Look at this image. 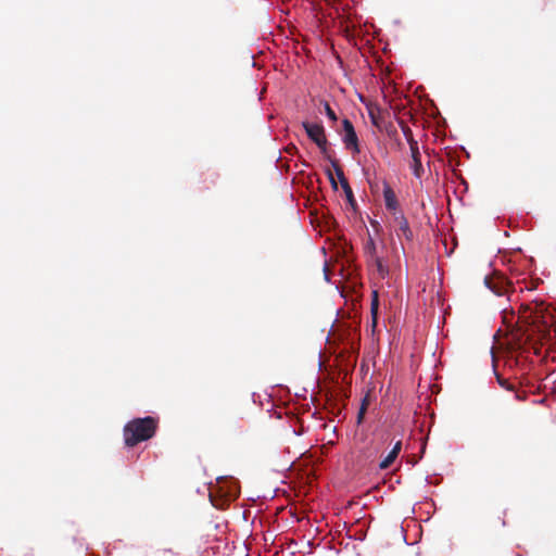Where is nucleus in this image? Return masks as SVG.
<instances>
[{"instance_id":"nucleus-27","label":"nucleus","mask_w":556,"mask_h":556,"mask_svg":"<svg viewBox=\"0 0 556 556\" xmlns=\"http://www.w3.org/2000/svg\"><path fill=\"white\" fill-rule=\"evenodd\" d=\"M295 149H296L295 146H292L291 148L288 149V151L293 152V150H295Z\"/></svg>"},{"instance_id":"nucleus-6","label":"nucleus","mask_w":556,"mask_h":556,"mask_svg":"<svg viewBox=\"0 0 556 556\" xmlns=\"http://www.w3.org/2000/svg\"><path fill=\"white\" fill-rule=\"evenodd\" d=\"M303 128L306 131L308 138L316 144L320 146L324 143V140L327 139L325 135V128L320 124H314L309 122H303Z\"/></svg>"},{"instance_id":"nucleus-11","label":"nucleus","mask_w":556,"mask_h":556,"mask_svg":"<svg viewBox=\"0 0 556 556\" xmlns=\"http://www.w3.org/2000/svg\"><path fill=\"white\" fill-rule=\"evenodd\" d=\"M401 450H402V442L397 441L394 444L393 448L389 452V454L380 462L379 468L380 469L389 468L393 464V462L396 459V457L399 456Z\"/></svg>"},{"instance_id":"nucleus-2","label":"nucleus","mask_w":556,"mask_h":556,"mask_svg":"<svg viewBox=\"0 0 556 556\" xmlns=\"http://www.w3.org/2000/svg\"><path fill=\"white\" fill-rule=\"evenodd\" d=\"M157 419L151 416L135 418L128 421L123 430L125 445L134 447L138 443L154 437L157 429Z\"/></svg>"},{"instance_id":"nucleus-26","label":"nucleus","mask_w":556,"mask_h":556,"mask_svg":"<svg viewBox=\"0 0 556 556\" xmlns=\"http://www.w3.org/2000/svg\"><path fill=\"white\" fill-rule=\"evenodd\" d=\"M295 149H296L295 146H292L291 148L288 149V151L293 152V150H295Z\"/></svg>"},{"instance_id":"nucleus-7","label":"nucleus","mask_w":556,"mask_h":556,"mask_svg":"<svg viewBox=\"0 0 556 556\" xmlns=\"http://www.w3.org/2000/svg\"><path fill=\"white\" fill-rule=\"evenodd\" d=\"M496 381L500 384L501 388H503L506 391L514 392L515 397L518 401H526L528 393L525 390H520L518 386L515 382H511L509 379L504 378L501 374L495 371Z\"/></svg>"},{"instance_id":"nucleus-23","label":"nucleus","mask_w":556,"mask_h":556,"mask_svg":"<svg viewBox=\"0 0 556 556\" xmlns=\"http://www.w3.org/2000/svg\"><path fill=\"white\" fill-rule=\"evenodd\" d=\"M327 174H328V177H329V180H330V182H331L332 187H333L334 189H337V182H336V180H334V178H333V176H332L331 172H330V170H328V172H327Z\"/></svg>"},{"instance_id":"nucleus-13","label":"nucleus","mask_w":556,"mask_h":556,"mask_svg":"<svg viewBox=\"0 0 556 556\" xmlns=\"http://www.w3.org/2000/svg\"><path fill=\"white\" fill-rule=\"evenodd\" d=\"M364 251H365V254L369 260L374 258L375 256H377V247H376V243L375 241L372 240V238H369L364 247Z\"/></svg>"},{"instance_id":"nucleus-17","label":"nucleus","mask_w":556,"mask_h":556,"mask_svg":"<svg viewBox=\"0 0 556 556\" xmlns=\"http://www.w3.org/2000/svg\"><path fill=\"white\" fill-rule=\"evenodd\" d=\"M317 147H318V149L320 150V153L324 155V157H325L326 160H328L330 163H331V161H337V160H336V159H333V157L331 156V154L329 153V149H328V140H327V139H325V140H324V143H320V146H317Z\"/></svg>"},{"instance_id":"nucleus-25","label":"nucleus","mask_w":556,"mask_h":556,"mask_svg":"<svg viewBox=\"0 0 556 556\" xmlns=\"http://www.w3.org/2000/svg\"><path fill=\"white\" fill-rule=\"evenodd\" d=\"M369 405V401H368V397H364L363 401H362V405L361 406H365V408H367Z\"/></svg>"},{"instance_id":"nucleus-14","label":"nucleus","mask_w":556,"mask_h":556,"mask_svg":"<svg viewBox=\"0 0 556 556\" xmlns=\"http://www.w3.org/2000/svg\"><path fill=\"white\" fill-rule=\"evenodd\" d=\"M378 308H379L378 292L374 291L372 292V299H371V305H370V312H371V315H372V324H374V326H376V323H377Z\"/></svg>"},{"instance_id":"nucleus-8","label":"nucleus","mask_w":556,"mask_h":556,"mask_svg":"<svg viewBox=\"0 0 556 556\" xmlns=\"http://www.w3.org/2000/svg\"><path fill=\"white\" fill-rule=\"evenodd\" d=\"M383 199L386 208L390 211L393 214V216L395 215V213H401V211L399 210V201L396 194L391 188V186L386 181L383 182Z\"/></svg>"},{"instance_id":"nucleus-5","label":"nucleus","mask_w":556,"mask_h":556,"mask_svg":"<svg viewBox=\"0 0 556 556\" xmlns=\"http://www.w3.org/2000/svg\"><path fill=\"white\" fill-rule=\"evenodd\" d=\"M484 282L486 287L498 296L505 295L510 288V283L503 276H486Z\"/></svg>"},{"instance_id":"nucleus-18","label":"nucleus","mask_w":556,"mask_h":556,"mask_svg":"<svg viewBox=\"0 0 556 556\" xmlns=\"http://www.w3.org/2000/svg\"><path fill=\"white\" fill-rule=\"evenodd\" d=\"M331 166L332 168L334 169V173L339 179V181L343 178H345L344 176V172L342 169V167L340 166L339 162L338 161H331Z\"/></svg>"},{"instance_id":"nucleus-10","label":"nucleus","mask_w":556,"mask_h":556,"mask_svg":"<svg viewBox=\"0 0 556 556\" xmlns=\"http://www.w3.org/2000/svg\"><path fill=\"white\" fill-rule=\"evenodd\" d=\"M393 218H394V223L397 226V229H396L397 236L399 237L404 236L407 240H412L413 231L410 230L409 224H408L406 217L404 216V214L402 212L395 213Z\"/></svg>"},{"instance_id":"nucleus-9","label":"nucleus","mask_w":556,"mask_h":556,"mask_svg":"<svg viewBox=\"0 0 556 556\" xmlns=\"http://www.w3.org/2000/svg\"><path fill=\"white\" fill-rule=\"evenodd\" d=\"M409 151L412 157L410 167L413 169V174L416 178H421L425 170L421 164V154L419 152L418 142L410 144Z\"/></svg>"},{"instance_id":"nucleus-12","label":"nucleus","mask_w":556,"mask_h":556,"mask_svg":"<svg viewBox=\"0 0 556 556\" xmlns=\"http://www.w3.org/2000/svg\"><path fill=\"white\" fill-rule=\"evenodd\" d=\"M368 262L376 266L380 277L384 278L389 274V267L384 264L382 257H380L379 255L375 256Z\"/></svg>"},{"instance_id":"nucleus-24","label":"nucleus","mask_w":556,"mask_h":556,"mask_svg":"<svg viewBox=\"0 0 556 556\" xmlns=\"http://www.w3.org/2000/svg\"><path fill=\"white\" fill-rule=\"evenodd\" d=\"M348 200L353 203L354 202V198H353V191H352V188L350 187V192H344Z\"/></svg>"},{"instance_id":"nucleus-16","label":"nucleus","mask_w":556,"mask_h":556,"mask_svg":"<svg viewBox=\"0 0 556 556\" xmlns=\"http://www.w3.org/2000/svg\"><path fill=\"white\" fill-rule=\"evenodd\" d=\"M153 556H184V555H181L180 553L174 551L173 548L163 547V548H157L153 553Z\"/></svg>"},{"instance_id":"nucleus-4","label":"nucleus","mask_w":556,"mask_h":556,"mask_svg":"<svg viewBox=\"0 0 556 556\" xmlns=\"http://www.w3.org/2000/svg\"><path fill=\"white\" fill-rule=\"evenodd\" d=\"M343 127V143L346 149H351L355 153H359L358 138L352 122L348 118L342 121Z\"/></svg>"},{"instance_id":"nucleus-22","label":"nucleus","mask_w":556,"mask_h":556,"mask_svg":"<svg viewBox=\"0 0 556 556\" xmlns=\"http://www.w3.org/2000/svg\"><path fill=\"white\" fill-rule=\"evenodd\" d=\"M340 185H341V187H342L344 192H350V187L351 186H350V184H349L346 178L341 179L340 180Z\"/></svg>"},{"instance_id":"nucleus-3","label":"nucleus","mask_w":556,"mask_h":556,"mask_svg":"<svg viewBox=\"0 0 556 556\" xmlns=\"http://www.w3.org/2000/svg\"><path fill=\"white\" fill-rule=\"evenodd\" d=\"M222 483H226V481H218L217 485L212 488L210 491V500L217 508H223L227 502L233 501L237 497V490L235 485L225 489Z\"/></svg>"},{"instance_id":"nucleus-15","label":"nucleus","mask_w":556,"mask_h":556,"mask_svg":"<svg viewBox=\"0 0 556 556\" xmlns=\"http://www.w3.org/2000/svg\"><path fill=\"white\" fill-rule=\"evenodd\" d=\"M399 124L408 146L416 143L417 140H415L412 129L403 121H400Z\"/></svg>"},{"instance_id":"nucleus-19","label":"nucleus","mask_w":556,"mask_h":556,"mask_svg":"<svg viewBox=\"0 0 556 556\" xmlns=\"http://www.w3.org/2000/svg\"><path fill=\"white\" fill-rule=\"evenodd\" d=\"M325 112L331 121H337V115L334 111L330 108V105L327 102L325 103Z\"/></svg>"},{"instance_id":"nucleus-20","label":"nucleus","mask_w":556,"mask_h":556,"mask_svg":"<svg viewBox=\"0 0 556 556\" xmlns=\"http://www.w3.org/2000/svg\"><path fill=\"white\" fill-rule=\"evenodd\" d=\"M366 410H367V408H365V406H361L359 407V410H358V414H357V424H362L363 422V419H364Z\"/></svg>"},{"instance_id":"nucleus-21","label":"nucleus","mask_w":556,"mask_h":556,"mask_svg":"<svg viewBox=\"0 0 556 556\" xmlns=\"http://www.w3.org/2000/svg\"><path fill=\"white\" fill-rule=\"evenodd\" d=\"M366 410H367V408H365V406H361L359 407V410H358V414H357V424H362L363 422V419H364Z\"/></svg>"},{"instance_id":"nucleus-1","label":"nucleus","mask_w":556,"mask_h":556,"mask_svg":"<svg viewBox=\"0 0 556 556\" xmlns=\"http://www.w3.org/2000/svg\"><path fill=\"white\" fill-rule=\"evenodd\" d=\"M520 318L528 325L525 331L527 340L542 342L552 339L556 316L543 303L527 305Z\"/></svg>"}]
</instances>
